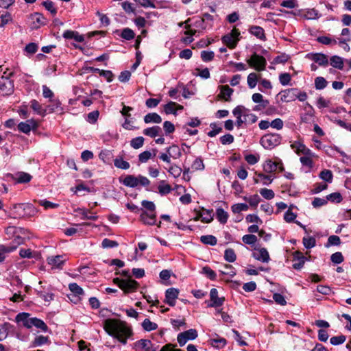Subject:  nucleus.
<instances>
[{"mask_svg": "<svg viewBox=\"0 0 351 351\" xmlns=\"http://www.w3.org/2000/svg\"><path fill=\"white\" fill-rule=\"evenodd\" d=\"M104 328L111 337L116 338L125 345L127 340L132 335V329L125 322L117 319H107L104 321Z\"/></svg>", "mask_w": 351, "mask_h": 351, "instance_id": "nucleus-1", "label": "nucleus"}, {"mask_svg": "<svg viewBox=\"0 0 351 351\" xmlns=\"http://www.w3.org/2000/svg\"><path fill=\"white\" fill-rule=\"evenodd\" d=\"M14 218H26L34 216L37 210L31 204H16L11 209Z\"/></svg>", "mask_w": 351, "mask_h": 351, "instance_id": "nucleus-2", "label": "nucleus"}, {"mask_svg": "<svg viewBox=\"0 0 351 351\" xmlns=\"http://www.w3.org/2000/svg\"><path fill=\"white\" fill-rule=\"evenodd\" d=\"M120 182L125 186L130 188H136L138 186H147L149 185V180L141 175L135 176L134 175H127L123 180Z\"/></svg>", "mask_w": 351, "mask_h": 351, "instance_id": "nucleus-3", "label": "nucleus"}, {"mask_svg": "<svg viewBox=\"0 0 351 351\" xmlns=\"http://www.w3.org/2000/svg\"><path fill=\"white\" fill-rule=\"evenodd\" d=\"M282 136L278 133H268L260 139V144L266 149H272L278 146L282 141Z\"/></svg>", "mask_w": 351, "mask_h": 351, "instance_id": "nucleus-4", "label": "nucleus"}, {"mask_svg": "<svg viewBox=\"0 0 351 351\" xmlns=\"http://www.w3.org/2000/svg\"><path fill=\"white\" fill-rule=\"evenodd\" d=\"M113 282L123 290L125 294L136 291L139 287V283L137 281L130 278L121 279L115 278L113 279Z\"/></svg>", "mask_w": 351, "mask_h": 351, "instance_id": "nucleus-5", "label": "nucleus"}, {"mask_svg": "<svg viewBox=\"0 0 351 351\" xmlns=\"http://www.w3.org/2000/svg\"><path fill=\"white\" fill-rule=\"evenodd\" d=\"M214 17L208 13H204L201 17L197 16L193 26L199 30L210 29L213 27Z\"/></svg>", "mask_w": 351, "mask_h": 351, "instance_id": "nucleus-6", "label": "nucleus"}, {"mask_svg": "<svg viewBox=\"0 0 351 351\" xmlns=\"http://www.w3.org/2000/svg\"><path fill=\"white\" fill-rule=\"evenodd\" d=\"M240 31L239 29L234 27L231 32L221 38L223 43L231 49H234L238 42L240 40Z\"/></svg>", "mask_w": 351, "mask_h": 351, "instance_id": "nucleus-7", "label": "nucleus"}, {"mask_svg": "<svg viewBox=\"0 0 351 351\" xmlns=\"http://www.w3.org/2000/svg\"><path fill=\"white\" fill-rule=\"evenodd\" d=\"M248 64L258 71L265 70L267 61L266 59L256 53H253L251 58L247 60Z\"/></svg>", "mask_w": 351, "mask_h": 351, "instance_id": "nucleus-8", "label": "nucleus"}, {"mask_svg": "<svg viewBox=\"0 0 351 351\" xmlns=\"http://www.w3.org/2000/svg\"><path fill=\"white\" fill-rule=\"evenodd\" d=\"M196 329H189L178 335L177 340L180 346L182 347L189 340L195 339L197 337Z\"/></svg>", "mask_w": 351, "mask_h": 351, "instance_id": "nucleus-9", "label": "nucleus"}, {"mask_svg": "<svg viewBox=\"0 0 351 351\" xmlns=\"http://www.w3.org/2000/svg\"><path fill=\"white\" fill-rule=\"evenodd\" d=\"M306 58L317 63L319 66L326 67L329 64L328 56L322 53H309L306 54Z\"/></svg>", "mask_w": 351, "mask_h": 351, "instance_id": "nucleus-10", "label": "nucleus"}, {"mask_svg": "<svg viewBox=\"0 0 351 351\" xmlns=\"http://www.w3.org/2000/svg\"><path fill=\"white\" fill-rule=\"evenodd\" d=\"M38 127V123L34 119H27L24 122H20L17 125L19 131L25 134H29L32 130H37Z\"/></svg>", "mask_w": 351, "mask_h": 351, "instance_id": "nucleus-11", "label": "nucleus"}, {"mask_svg": "<svg viewBox=\"0 0 351 351\" xmlns=\"http://www.w3.org/2000/svg\"><path fill=\"white\" fill-rule=\"evenodd\" d=\"M14 93V82L8 77H3L0 80V95L9 96Z\"/></svg>", "mask_w": 351, "mask_h": 351, "instance_id": "nucleus-12", "label": "nucleus"}, {"mask_svg": "<svg viewBox=\"0 0 351 351\" xmlns=\"http://www.w3.org/2000/svg\"><path fill=\"white\" fill-rule=\"evenodd\" d=\"M210 302L208 304V307H213L217 308L221 306L225 301L224 297L218 296V291L215 288H212L210 291Z\"/></svg>", "mask_w": 351, "mask_h": 351, "instance_id": "nucleus-13", "label": "nucleus"}, {"mask_svg": "<svg viewBox=\"0 0 351 351\" xmlns=\"http://www.w3.org/2000/svg\"><path fill=\"white\" fill-rule=\"evenodd\" d=\"M29 20L31 23V27L32 29H38L41 26L45 25L47 23V19L43 14L39 12H34L30 14Z\"/></svg>", "mask_w": 351, "mask_h": 351, "instance_id": "nucleus-14", "label": "nucleus"}, {"mask_svg": "<svg viewBox=\"0 0 351 351\" xmlns=\"http://www.w3.org/2000/svg\"><path fill=\"white\" fill-rule=\"evenodd\" d=\"M33 318L30 317L28 313H19L15 317V321L18 324H21L26 328H32Z\"/></svg>", "mask_w": 351, "mask_h": 351, "instance_id": "nucleus-15", "label": "nucleus"}, {"mask_svg": "<svg viewBox=\"0 0 351 351\" xmlns=\"http://www.w3.org/2000/svg\"><path fill=\"white\" fill-rule=\"evenodd\" d=\"M178 295L179 290L178 289L171 287L167 289L165 291V302L170 306H174Z\"/></svg>", "mask_w": 351, "mask_h": 351, "instance_id": "nucleus-16", "label": "nucleus"}, {"mask_svg": "<svg viewBox=\"0 0 351 351\" xmlns=\"http://www.w3.org/2000/svg\"><path fill=\"white\" fill-rule=\"evenodd\" d=\"M218 88L220 90V93L217 96L218 98L219 99L224 100L225 101L230 102L232 100L231 97L234 93V90L228 85H220Z\"/></svg>", "mask_w": 351, "mask_h": 351, "instance_id": "nucleus-17", "label": "nucleus"}, {"mask_svg": "<svg viewBox=\"0 0 351 351\" xmlns=\"http://www.w3.org/2000/svg\"><path fill=\"white\" fill-rule=\"evenodd\" d=\"M139 220L145 225H155L156 221V213H147V211L142 210Z\"/></svg>", "mask_w": 351, "mask_h": 351, "instance_id": "nucleus-18", "label": "nucleus"}, {"mask_svg": "<svg viewBox=\"0 0 351 351\" xmlns=\"http://www.w3.org/2000/svg\"><path fill=\"white\" fill-rule=\"evenodd\" d=\"M134 348L143 351H156V348L154 347L152 341L148 339H141L136 341Z\"/></svg>", "mask_w": 351, "mask_h": 351, "instance_id": "nucleus-19", "label": "nucleus"}, {"mask_svg": "<svg viewBox=\"0 0 351 351\" xmlns=\"http://www.w3.org/2000/svg\"><path fill=\"white\" fill-rule=\"evenodd\" d=\"M201 219L204 223H210L213 220V209L208 210L202 208V210L197 213L195 220L197 221Z\"/></svg>", "mask_w": 351, "mask_h": 351, "instance_id": "nucleus-20", "label": "nucleus"}, {"mask_svg": "<svg viewBox=\"0 0 351 351\" xmlns=\"http://www.w3.org/2000/svg\"><path fill=\"white\" fill-rule=\"evenodd\" d=\"M252 256L256 260L263 263H268L270 259L269 254L267 249L264 247L258 249L255 248L252 253Z\"/></svg>", "mask_w": 351, "mask_h": 351, "instance_id": "nucleus-21", "label": "nucleus"}, {"mask_svg": "<svg viewBox=\"0 0 351 351\" xmlns=\"http://www.w3.org/2000/svg\"><path fill=\"white\" fill-rule=\"evenodd\" d=\"M293 149L298 155L303 154L306 156H312V152L304 144L300 141H295L291 145Z\"/></svg>", "mask_w": 351, "mask_h": 351, "instance_id": "nucleus-22", "label": "nucleus"}, {"mask_svg": "<svg viewBox=\"0 0 351 351\" xmlns=\"http://www.w3.org/2000/svg\"><path fill=\"white\" fill-rule=\"evenodd\" d=\"M297 88H289L282 91L281 100L283 102H291L296 99Z\"/></svg>", "mask_w": 351, "mask_h": 351, "instance_id": "nucleus-23", "label": "nucleus"}, {"mask_svg": "<svg viewBox=\"0 0 351 351\" xmlns=\"http://www.w3.org/2000/svg\"><path fill=\"white\" fill-rule=\"evenodd\" d=\"M248 31H249L250 34L254 36L255 37L260 39L261 40H263V41L266 40V36H265V30L261 26L252 25L250 27Z\"/></svg>", "mask_w": 351, "mask_h": 351, "instance_id": "nucleus-24", "label": "nucleus"}, {"mask_svg": "<svg viewBox=\"0 0 351 351\" xmlns=\"http://www.w3.org/2000/svg\"><path fill=\"white\" fill-rule=\"evenodd\" d=\"M62 36L66 40L73 39L76 42L82 43L84 41L83 35L80 34L77 32L73 30H66L64 32Z\"/></svg>", "mask_w": 351, "mask_h": 351, "instance_id": "nucleus-25", "label": "nucleus"}, {"mask_svg": "<svg viewBox=\"0 0 351 351\" xmlns=\"http://www.w3.org/2000/svg\"><path fill=\"white\" fill-rule=\"evenodd\" d=\"M69 289L73 293V297L75 298V302H77L81 298V296L84 295V291L77 283L73 282L69 285Z\"/></svg>", "mask_w": 351, "mask_h": 351, "instance_id": "nucleus-26", "label": "nucleus"}, {"mask_svg": "<svg viewBox=\"0 0 351 351\" xmlns=\"http://www.w3.org/2000/svg\"><path fill=\"white\" fill-rule=\"evenodd\" d=\"M32 176L26 172L21 171L18 172L13 176V180L16 183H28L31 181Z\"/></svg>", "mask_w": 351, "mask_h": 351, "instance_id": "nucleus-27", "label": "nucleus"}, {"mask_svg": "<svg viewBox=\"0 0 351 351\" xmlns=\"http://www.w3.org/2000/svg\"><path fill=\"white\" fill-rule=\"evenodd\" d=\"M30 106L32 109L38 115L45 117L47 114V110L43 108L42 105L36 99H32L30 101Z\"/></svg>", "mask_w": 351, "mask_h": 351, "instance_id": "nucleus-28", "label": "nucleus"}, {"mask_svg": "<svg viewBox=\"0 0 351 351\" xmlns=\"http://www.w3.org/2000/svg\"><path fill=\"white\" fill-rule=\"evenodd\" d=\"M63 256L60 255L48 257L47 263L53 267L60 268L64 263Z\"/></svg>", "mask_w": 351, "mask_h": 351, "instance_id": "nucleus-29", "label": "nucleus"}, {"mask_svg": "<svg viewBox=\"0 0 351 351\" xmlns=\"http://www.w3.org/2000/svg\"><path fill=\"white\" fill-rule=\"evenodd\" d=\"M143 133L145 136H149L151 138H155L162 133V130L160 127L155 125L144 129Z\"/></svg>", "mask_w": 351, "mask_h": 351, "instance_id": "nucleus-30", "label": "nucleus"}, {"mask_svg": "<svg viewBox=\"0 0 351 351\" xmlns=\"http://www.w3.org/2000/svg\"><path fill=\"white\" fill-rule=\"evenodd\" d=\"M171 158L178 159L182 156V152L177 145H172L166 149Z\"/></svg>", "mask_w": 351, "mask_h": 351, "instance_id": "nucleus-31", "label": "nucleus"}, {"mask_svg": "<svg viewBox=\"0 0 351 351\" xmlns=\"http://www.w3.org/2000/svg\"><path fill=\"white\" fill-rule=\"evenodd\" d=\"M215 338L210 339V345L218 349L223 348L227 344V341L225 338L219 337L218 335L215 334Z\"/></svg>", "mask_w": 351, "mask_h": 351, "instance_id": "nucleus-32", "label": "nucleus"}, {"mask_svg": "<svg viewBox=\"0 0 351 351\" xmlns=\"http://www.w3.org/2000/svg\"><path fill=\"white\" fill-rule=\"evenodd\" d=\"M343 63L344 60L339 56H332L330 58V64L335 69L342 70L343 69Z\"/></svg>", "mask_w": 351, "mask_h": 351, "instance_id": "nucleus-33", "label": "nucleus"}, {"mask_svg": "<svg viewBox=\"0 0 351 351\" xmlns=\"http://www.w3.org/2000/svg\"><path fill=\"white\" fill-rule=\"evenodd\" d=\"M24 243V238L21 236H16L14 239L10 242L8 245H5L8 250V252H14L18 246L23 244Z\"/></svg>", "mask_w": 351, "mask_h": 351, "instance_id": "nucleus-34", "label": "nucleus"}, {"mask_svg": "<svg viewBox=\"0 0 351 351\" xmlns=\"http://www.w3.org/2000/svg\"><path fill=\"white\" fill-rule=\"evenodd\" d=\"M144 121L145 123H160L162 122L161 117L156 112L148 113L144 117Z\"/></svg>", "mask_w": 351, "mask_h": 351, "instance_id": "nucleus-35", "label": "nucleus"}, {"mask_svg": "<svg viewBox=\"0 0 351 351\" xmlns=\"http://www.w3.org/2000/svg\"><path fill=\"white\" fill-rule=\"evenodd\" d=\"M229 215L222 208H217L216 209V218L221 224L227 223Z\"/></svg>", "mask_w": 351, "mask_h": 351, "instance_id": "nucleus-36", "label": "nucleus"}, {"mask_svg": "<svg viewBox=\"0 0 351 351\" xmlns=\"http://www.w3.org/2000/svg\"><path fill=\"white\" fill-rule=\"evenodd\" d=\"M200 241L204 245L214 246L217 243V239L211 234L202 235L200 237Z\"/></svg>", "mask_w": 351, "mask_h": 351, "instance_id": "nucleus-37", "label": "nucleus"}, {"mask_svg": "<svg viewBox=\"0 0 351 351\" xmlns=\"http://www.w3.org/2000/svg\"><path fill=\"white\" fill-rule=\"evenodd\" d=\"M278 163L273 162L271 160H267L263 165V170L266 173H273L278 169Z\"/></svg>", "mask_w": 351, "mask_h": 351, "instance_id": "nucleus-38", "label": "nucleus"}, {"mask_svg": "<svg viewBox=\"0 0 351 351\" xmlns=\"http://www.w3.org/2000/svg\"><path fill=\"white\" fill-rule=\"evenodd\" d=\"M178 106L179 108L182 109V106L178 105L176 102L169 101L164 106V110L167 114H176V106Z\"/></svg>", "mask_w": 351, "mask_h": 351, "instance_id": "nucleus-39", "label": "nucleus"}, {"mask_svg": "<svg viewBox=\"0 0 351 351\" xmlns=\"http://www.w3.org/2000/svg\"><path fill=\"white\" fill-rule=\"evenodd\" d=\"M158 192L161 195H165L171 193L172 189L169 184H166L165 181H160L158 186Z\"/></svg>", "mask_w": 351, "mask_h": 351, "instance_id": "nucleus-40", "label": "nucleus"}, {"mask_svg": "<svg viewBox=\"0 0 351 351\" xmlns=\"http://www.w3.org/2000/svg\"><path fill=\"white\" fill-rule=\"evenodd\" d=\"M120 36L126 40H130L134 38L135 33L132 29L125 27L122 29Z\"/></svg>", "mask_w": 351, "mask_h": 351, "instance_id": "nucleus-41", "label": "nucleus"}, {"mask_svg": "<svg viewBox=\"0 0 351 351\" xmlns=\"http://www.w3.org/2000/svg\"><path fill=\"white\" fill-rule=\"evenodd\" d=\"M33 326H35L36 328L45 332L48 330L47 325L42 319L37 317L33 318L32 327Z\"/></svg>", "mask_w": 351, "mask_h": 351, "instance_id": "nucleus-42", "label": "nucleus"}, {"mask_svg": "<svg viewBox=\"0 0 351 351\" xmlns=\"http://www.w3.org/2000/svg\"><path fill=\"white\" fill-rule=\"evenodd\" d=\"M224 259L229 263H234L237 259L235 252L232 248H228L224 252Z\"/></svg>", "mask_w": 351, "mask_h": 351, "instance_id": "nucleus-43", "label": "nucleus"}, {"mask_svg": "<svg viewBox=\"0 0 351 351\" xmlns=\"http://www.w3.org/2000/svg\"><path fill=\"white\" fill-rule=\"evenodd\" d=\"M114 165L116 167L121 169H128L130 165L128 162L124 160L122 158H117L114 160Z\"/></svg>", "mask_w": 351, "mask_h": 351, "instance_id": "nucleus-44", "label": "nucleus"}, {"mask_svg": "<svg viewBox=\"0 0 351 351\" xmlns=\"http://www.w3.org/2000/svg\"><path fill=\"white\" fill-rule=\"evenodd\" d=\"M143 328L146 331H152L157 329L158 324L156 323L152 322L149 319H145L142 323Z\"/></svg>", "mask_w": 351, "mask_h": 351, "instance_id": "nucleus-45", "label": "nucleus"}, {"mask_svg": "<svg viewBox=\"0 0 351 351\" xmlns=\"http://www.w3.org/2000/svg\"><path fill=\"white\" fill-rule=\"evenodd\" d=\"M191 171H202L204 169V164L201 158H197L191 165Z\"/></svg>", "mask_w": 351, "mask_h": 351, "instance_id": "nucleus-46", "label": "nucleus"}, {"mask_svg": "<svg viewBox=\"0 0 351 351\" xmlns=\"http://www.w3.org/2000/svg\"><path fill=\"white\" fill-rule=\"evenodd\" d=\"M145 138L143 136H138L130 141V146L135 149H139L143 146Z\"/></svg>", "mask_w": 351, "mask_h": 351, "instance_id": "nucleus-47", "label": "nucleus"}, {"mask_svg": "<svg viewBox=\"0 0 351 351\" xmlns=\"http://www.w3.org/2000/svg\"><path fill=\"white\" fill-rule=\"evenodd\" d=\"M202 273L211 280H215L217 278L216 272L208 266L204 267Z\"/></svg>", "mask_w": 351, "mask_h": 351, "instance_id": "nucleus-48", "label": "nucleus"}, {"mask_svg": "<svg viewBox=\"0 0 351 351\" xmlns=\"http://www.w3.org/2000/svg\"><path fill=\"white\" fill-rule=\"evenodd\" d=\"M319 178L326 182L331 183L332 181L333 175L330 170L324 169L320 172Z\"/></svg>", "mask_w": 351, "mask_h": 351, "instance_id": "nucleus-49", "label": "nucleus"}, {"mask_svg": "<svg viewBox=\"0 0 351 351\" xmlns=\"http://www.w3.org/2000/svg\"><path fill=\"white\" fill-rule=\"evenodd\" d=\"M317 41L325 45H336L337 43L336 40L332 39L331 38L326 36L317 37Z\"/></svg>", "mask_w": 351, "mask_h": 351, "instance_id": "nucleus-50", "label": "nucleus"}, {"mask_svg": "<svg viewBox=\"0 0 351 351\" xmlns=\"http://www.w3.org/2000/svg\"><path fill=\"white\" fill-rule=\"evenodd\" d=\"M256 176L262 181L264 185L270 184L274 179L271 176L265 175L263 173H256Z\"/></svg>", "mask_w": 351, "mask_h": 351, "instance_id": "nucleus-51", "label": "nucleus"}, {"mask_svg": "<svg viewBox=\"0 0 351 351\" xmlns=\"http://www.w3.org/2000/svg\"><path fill=\"white\" fill-rule=\"evenodd\" d=\"M327 202L330 201L332 203H339L342 201V195L339 192L330 193L326 196Z\"/></svg>", "mask_w": 351, "mask_h": 351, "instance_id": "nucleus-52", "label": "nucleus"}, {"mask_svg": "<svg viewBox=\"0 0 351 351\" xmlns=\"http://www.w3.org/2000/svg\"><path fill=\"white\" fill-rule=\"evenodd\" d=\"M121 7L127 14L132 13L134 14H136L135 8L133 6V4L130 1H125L122 2Z\"/></svg>", "mask_w": 351, "mask_h": 351, "instance_id": "nucleus-53", "label": "nucleus"}, {"mask_svg": "<svg viewBox=\"0 0 351 351\" xmlns=\"http://www.w3.org/2000/svg\"><path fill=\"white\" fill-rule=\"evenodd\" d=\"M242 241L245 244L253 245L257 242L258 239L256 235L249 234L244 235L242 237Z\"/></svg>", "mask_w": 351, "mask_h": 351, "instance_id": "nucleus-54", "label": "nucleus"}, {"mask_svg": "<svg viewBox=\"0 0 351 351\" xmlns=\"http://www.w3.org/2000/svg\"><path fill=\"white\" fill-rule=\"evenodd\" d=\"M327 81L323 77H317L315 80V86L317 90H322L326 87Z\"/></svg>", "mask_w": 351, "mask_h": 351, "instance_id": "nucleus-55", "label": "nucleus"}, {"mask_svg": "<svg viewBox=\"0 0 351 351\" xmlns=\"http://www.w3.org/2000/svg\"><path fill=\"white\" fill-rule=\"evenodd\" d=\"M167 171L174 178H178L182 172V169L179 166L175 164L171 165L169 168L167 169Z\"/></svg>", "mask_w": 351, "mask_h": 351, "instance_id": "nucleus-56", "label": "nucleus"}, {"mask_svg": "<svg viewBox=\"0 0 351 351\" xmlns=\"http://www.w3.org/2000/svg\"><path fill=\"white\" fill-rule=\"evenodd\" d=\"M302 243L306 249H311L315 246L316 240L313 237H304Z\"/></svg>", "mask_w": 351, "mask_h": 351, "instance_id": "nucleus-57", "label": "nucleus"}, {"mask_svg": "<svg viewBox=\"0 0 351 351\" xmlns=\"http://www.w3.org/2000/svg\"><path fill=\"white\" fill-rule=\"evenodd\" d=\"M249 208L248 206L244 203H239L233 204L231 207L232 211L234 213H239L242 211H246Z\"/></svg>", "mask_w": 351, "mask_h": 351, "instance_id": "nucleus-58", "label": "nucleus"}, {"mask_svg": "<svg viewBox=\"0 0 351 351\" xmlns=\"http://www.w3.org/2000/svg\"><path fill=\"white\" fill-rule=\"evenodd\" d=\"M36 294L38 297L47 302H50L54 300V294L53 293H45L42 291H36Z\"/></svg>", "mask_w": 351, "mask_h": 351, "instance_id": "nucleus-59", "label": "nucleus"}, {"mask_svg": "<svg viewBox=\"0 0 351 351\" xmlns=\"http://www.w3.org/2000/svg\"><path fill=\"white\" fill-rule=\"evenodd\" d=\"M215 53L213 51H201V58L202 61L208 62L214 59Z\"/></svg>", "mask_w": 351, "mask_h": 351, "instance_id": "nucleus-60", "label": "nucleus"}, {"mask_svg": "<svg viewBox=\"0 0 351 351\" xmlns=\"http://www.w3.org/2000/svg\"><path fill=\"white\" fill-rule=\"evenodd\" d=\"M170 322H171L172 326L176 330H180V327H184V328L186 327V323L185 319H184V318L182 319H171Z\"/></svg>", "mask_w": 351, "mask_h": 351, "instance_id": "nucleus-61", "label": "nucleus"}, {"mask_svg": "<svg viewBox=\"0 0 351 351\" xmlns=\"http://www.w3.org/2000/svg\"><path fill=\"white\" fill-rule=\"evenodd\" d=\"M245 111H249V109L246 108L244 106L239 105L233 109L232 114L236 118L242 117Z\"/></svg>", "mask_w": 351, "mask_h": 351, "instance_id": "nucleus-62", "label": "nucleus"}, {"mask_svg": "<svg viewBox=\"0 0 351 351\" xmlns=\"http://www.w3.org/2000/svg\"><path fill=\"white\" fill-rule=\"evenodd\" d=\"M346 339V337L343 335L332 337L330 342L333 346H338L343 343Z\"/></svg>", "mask_w": 351, "mask_h": 351, "instance_id": "nucleus-63", "label": "nucleus"}, {"mask_svg": "<svg viewBox=\"0 0 351 351\" xmlns=\"http://www.w3.org/2000/svg\"><path fill=\"white\" fill-rule=\"evenodd\" d=\"M247 84L250 88H254L256 84L258 81L257 75L255 73H251L247 76Z\"/></svg>", "mask_w": 351, "mask_h": 351, "instance_id": "nucleus-64", "label": "nucleus"}]
</instances>
